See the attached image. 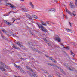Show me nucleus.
Wrapping results in <instances>:
<instances>
[{
	"mask_svg": "<svg viewBox=\"0 0 77 77\" xmlns=\"http://www.w3.org/2000/svg\"><path fill=\"white\" fill-rule=\"evenodd\" d=\"M50 59H51V60H52L53 61V60H54V61H53L54 62H56V60H54V59H52V57H51L50 58Z\"/></svg>",
	"mask_w": 77,
	"mask_h": 77,
	"instance_id": "nucleus-25",
	"label": "nucleus"
},
{
	"mask_svg": "<svg viewBox=\"0 0 77 77\" xmlns=\"http://www.w3.org/2000/svg\"><path fill=\"white\" fill-rule=\"evenodd\" d=\"M13 36H14V37H17L16 36L14 35V34H13Z\"/></svg>",
	"mask_w": 77,
	"mask_h": 77,
	"instance_id": "nucleus-47",
	"label": "nucleus"
},
{
	"mask_svg": "<svg viewBox=\"0 0 77 77\" xmlns=\"http://www.w3.org/2000/svg\"><path fill=\"white\" fill-rule=\"evenodd\" d=\"M20 1H21L22 2H24V0H20Z\"/></svg>",
	"mask_w": 77,
	"mask_h": 77,
	"instance_id": "nucleus-52",
	"label": "nucleus"
},
{
	"mask_svg": "<svg viewBox=\"0 0 77 77\" xmlns=\"http://www.w3.org/2000/svg\"><path fill=\"white\" fill-rule=\"evenodd\" d=\"M57 68L60 70V71L61 72H63V70L62 69H61L60 67H57Z\"/></svg>",
	"mask_w": 77,
	"mask_h": 77,
	"instance_id": "nucleus-16",
	"label": "nucleus"
},
{
	"mask_svg": "<svg viewBox=\"0 0 77 77\" xmlns=\"http://www.w3.org/2000/svg\"><path fill=\"white\" fill-rule=\"evenodd\" d=\"M7 5H10V7L13 9H16V7L14 6V5H12L11 4H10L9 3L7 4Z\"/></svg>",
	"mask_w": 77,
	"mask_h": 77,
	"instance_id": "nucleus-8",
	"label": "nucleus"
},
{
	"mask_svg": "<svg viewBox=\"0 0 77 77\" xmlns=\"http://www.w3.org/2000/svg\"><path fill=\"white\" fill-rule=\"evenodd\" d=\"M48 77H51V76L50 75H49L48 76Z\"/></svg>",
	"mask_w": 77,
	"mask_h": 77,
	"instance_id": "nucleus-54",
	"label": "nucleus"
},
{
	"mask_svg": "<svg viewBox=\"0 0 77 77\" xmlns=\"http://www.w3.org/2000/svg\"><path fill=\"white\" fill-rule=\"evenodd\" d=\"M56 11V10H55V9L53 8L52 9H50V11H54V12H55V11Z\"/></svg>",
	"mask_w": 77,
	"mask_h": 77,
	"instance_id": "nucleus-18",
	"label": "nucleus"
},
{
	"mask_svg": "<svg viewBox=\"0 0 77 77\" xmlns=\"http://www.w3.org/2000/svg\"><path fill=\"white\" fill-rule=\"evenodd\" d=\"M55 39L58 42H60L61 41V39L59 38V36H58L57 35H55Z\"/></svg>",
	"mask_w": 77,
	"mask_h": 77,
	"instance_id": "nucleus-4",
	"label": "nucleus"
},
{
	"mask_svg": "<svg viewBox=\"0 0 77 77\" xmlns=\"http://www.w3.org/2000/svg\"><path fill=\"white\" fill-rule=\"evenodd\" d=\"M64 48H66V50H69V46H67L66 47H64Z\"/></svg>",
	"mask_w": 77,
	"mask_h": 77,
	"instance_id": "nucleus-21",
	"label": "nucleus"
},
{
	"mask_svg": "<svg viewBox=\"0 0 77 77\" xmlns=\"http://www.w3.org/2000/svg\"><path fill=\"white\" fill-rule=\"evenodd\" d=\"M69 70H70V71H73V70H74V68H70L69 67Z\"/></svg>",
	"mask_w": 77,
	"mask_h": 77,
	"instance_id": "nucleus-20",
	"label": "nucleus"
},
{
	"mask_svg": "<svg viewBox=\"0 0 77 77\" xmlns=\"http://www.w3.org/2000/svg\"><path fill=\"white\" fill-rule=\"evenodd\" d=\"M71 55H72L73 57H74V54L72 52V51H70Z\"/></svg>",
	"mask_w": 77,
	"mask_h": 77,
	"instance_id": "nucleus-23",
	"label": "nucleus"
},
{
	"mask_svg": "<svg viewBox=\"0 0 77 77\" xmlns=\"http://www.w3.org/2000/svg\"><path fill=\"white\" fill-rule=\"evenodd\" d=\"M29 4H30V5L31 6V7H32V8H33V4H32V3L30 2Z\"/></svg>",
	"mask_w": 77,
	"mask_h": 77,
	"instance_id": "nucleus-17",
	"label": "nucleus"
},
{
	"mask_svg": "<svg viewBox=\"0 0 77 77\" xmlns=\"http://www.w3.org/2000/svg\"><path fill=\"white\" fill-rule=\"evenodd\" d=\"M16 49H17L18 50H20V48L18 47H16Z\"/></svg>",
	"mask_w": 77,
	"mask_h": 77,
	"instance_id": "nucleus-37",
	"label": "nucleus"
},
{
	"mask_svg": "<svg viewBox=\"0 0 77 77\" xmlns=\"http://www.w3.org/2000/svg\"><path fill=\"white\" fill-rule=\"evenodd\" d=\"M17 20H19V19H17Z\"/></svg>",
	"mask_w": 77,
	"mask_h": 77,
	"instance_id": "nucleus-61",
	"label": "nucleus"
},
{
	"mask_svg": "<svg viewBox=\"0 0 77 77\" xmlns=\"http://www.w3.org/2000/svg\"><path fill=\"white\" fill-rule=\"evenodd\" d=\"M5 33H8V32H7L6 31H5Z\"/></svg>",
	"mask_w": 77,
	"mask_h": 77,
	"instance_id": "nucleus-51",
	"label": "nucleus"
},
{
	"mask_svg": "<svg viewBox=\"0 0 77 77\" xmlns=\"http://www.w3.org/2000/svg\"><path fill=\"white\" fill-rule=\"evenodd\" d=\"M69 24H70V27H72V26H71V23L70 22H69Z\"/></svg>",
	"mask_w": 77,
	"mask_h": 77,
	"instance_id": "nucleus-32",
	"label": "nucleus"
},
{
	"mask_svg": "<svg viewBox=\"0 0 77 77\" xmlns=\"http://www.w3.org/2000/svg\"><path fill=\"white\" fill-rule=\"evenodd\" d=\"M20 19H22V17H21Z\"/></svg>",
	"mask_w": 77,
	"mask_h": 77,
	"instance_id": "nucleus-58",
	"label": "nucleus"
},
{
	"mask_svg": "<svg viewBox=\"0 0 77 77\" xmlns=\"http://www.w3.org/2000/svg\"><path fill=\"white\" fill-rule=\"evenodd\" d=\"M1 65H3L4 66V67H1V68H4V69L5 70V68H6L7 69H9V68H8V66H6V65H5V64H4V63H3L2 62H1ZM4 65H5V66H4ZM1 68H0V69H1V70H2V71H3V70H2V69H1Z\"/></svg>",
	"mask_w": 77,
	"mask_h": 77,
	"instance_id": "nucleus-6",
	"label": "nucleus"
},
{
	"mask_svg": "<svg viewBox=\"0 0 77 77\" xmlns=\"http://www.w3.org/2000/svg\"><path fill=\"white\" fill-rule=\"evenodd\" d=\"M4 21L5 24H6L7 25H8L9 26H11V24H12V23L8 21H6V20H4Z\"/></svg>",
	"mask_w": 77,
	"mask_h": 77,
	"instance_id": "nucleus-9",
	"label": "nucleus"
},
{
	"mask_svg": "<svg viewBox=\"0 0 77 77\" xmlns=\"http://www.w3.org/2000/svg\"><path fill=\"white\" fill-rule=\"evenodd\" d=\"M43 72L44 73H46V74H48V72H47V71L46 70H45Z\"/></svg>",
	"mask_w": 77,
	"mask_h": 77,
	"instance_id": "nucleus-27",
	"label": "nucleus"
},
{
	"mask_svg": "<svg viewBox=\"0 0 77 77\" xmlns=\"http://www.w3.org/2000/svg\"><path fill=\"white\" fill-rule=\"evenodd\" d=\"M46 57H49V58H51V57H49V56H47Z\"/></svg>",
	"mask_w": 77,
	"mask_h": 77,
	"instance_id": "nucleus-46",
	"label": "nucleus"
},
{
	"mask_svg": "<svg viewBox=\"0 0 77 77\" xmlns=\"http://www.w3.org/2000/svg\"><path fill=\"white\" fill-rule=\"evenodd\" d=\"M38 53H40V54H41V53H42V52H41V51H38Z\"/></svg>",
	"mask_w": 77,
	"mask_h": 77,
	"instance_id": "nucleus-33",
	"label": "nucleus"
},
{
	"mask_svg": "<svg viewBox=\"0 0 77 77\" xmlns=\"http://www.w3.org/2000/svg\"><path fill=\"white\" fill-rule=\"evenodd\" d=\"M64 65L66 68H67V67H68V64L67 63H65L64 64Z\"/></svg>",
	"mask_w": 77,
	"mask_h": 77,
	"instance_id": "nucleus-14",
	"label": "nucleus"
},
{
	"mask_svg": "<svg viewBox=\"0 0 77 77\" xmlns=\"http://www.w3.org/2000/svg\"><path fill=\"white\" fill-rule=\"evenodd\" d=\"M2 0H0V3H2Z\"/></svg>",
	"mask_w": 77,
	"mask_h": 77,
	"instance_id": "nucleus-48",
	"label": "nucleus"
},
{
	"mask_svg": "<svg viewBox=\"0 0 77 77\" xmlns=\"http://www.w3.org/2000/svg\"><path fill=\"white\" fill-rule=\"evenodd\" d=\"M41 23L42 25H44V26H47V24H46V23L44 22L43 21H42L41 22Z\"/></svg>",
	"mask_w": 77,
	"mask_h": 77,
	"instance_id": "nucleus-13",
	"label": "nucleus"
},
{
	"mask_svg": "<svg viewBox=\"0 0 77 77\" xmlns=\"http://www.w3.org/2000/svg\"><path fill=\"white\" fill-rule=\"evenodd\" d=\"M16 38H19V36H17V37H16Z\"/></svg>",
	"mask_w": 77,
	"mask_h": 77,
	"instance_id": "nucleus-59",
	"label": "nucleus"
},
{
	"mask_svg": "<svg viewBox=\"0 0 77 77\" xmlns=\"http://www.w3.org/2000/svg\"><path fill=\"white\" fill-rule=\"evenodd\" d=\"M13 47L14 48H15V49H16V48H17V47L14 46Z\"/></svg>",
	"mask_w": 77,
	"mask_h": 77,
	"instance_id": "nucleus-44",
	"label": "nucleus"
},
{
	"mask_svg": "<svg viewBox=\"0 0 77 77\" xmlns=\"http://www.w3.org/2000/svg\"><path fill=\"white\" fill-rule=\"evenodd\" d=\"M49 23L50 22L49 21L46 22L47 24H50Z\"/></svg>",
	"mask_w": 77,
	"mask_h": 77,
	"instance_id": "nucleus-36",
	"label": "nucleus"
},
{
	"mask_svg": "<svg viewBox=\"0 0 77 77\" xmlns=\"http://www.w3.org/2000/svg\"><path fill=\"white\" fill-rule=\"evenodd\" d=\"M69 6L70 8H72V9H74V5L73 4L72 2H70L69 4Z\"/></svg>",
	"mask_w": 77,
	"mask_h": 77,
	"instance_id": "nucleus-7",
	"label": "nucleus"
},
{
	"mask_svg": "<svg viewBox=\"0 0 77 77\" xmlns=\"http://www.w3.org/2000/svg\"><path fill=\"white\" fill-rule=\"evenodd\" d=\"M11 11L9 12H8V14H11Z\"/></svg>",
	"mask_w": 77,
	"mask_h": 77,
	"instance_id": "nucleus-53",
	"label": "nucleus"
},
{
	"mask_svg": "<svg viewBox=\"0 0 77 77\" xmlns=\"http://www.w3.org/2000/svg\"><path fill=\"white\" fill-rule=\"evenodd\" d=\"M45 40L46 39V38H45Z\"/></svg>",
	"mask_w": 77,
	"mask_h": 77,
	"instance_id": "nucleus-64",
	"label": "nucleus"
},
{
	"mask_svg": "<svg viewBox=\"0 0 77 77\" xmlns=\"http://www.w3.org/2000/svg\"><path fill=\"white\" fill-rule=\"evenodd\" d=\"M22 11H23V12H27V11L25 9H24V8H22Z\"/></svg>",
	"mask_w": 77,
	"mask_h": 77,
	"instance_id": "nucleus-22",
	"label": "nucleus"
},
{
	"mask_svg": "<svg viewBox=\"0 0 77 77\" xmlns=\"http://www.w3.org/2000/svg\"><path fill=\"white\" fill-rule=\"evenodd\" d=\"M54 66H55V67H57H57H58V66H57L56 65L54 64Z\"/></svg>",
	"mask_w": 77,
	"mask_h": 77,
	"instance_id": "nucleus-39",
	"label": "nucleus"
},
{
	"mask_svg": "<svg viewBox=\"0 0 77 77\" xmlns=\"http://www.w3.org/2000/svg\"><path fill=\"white\" fill-rule=\"evenodd\" d=\"M13 12V13H16L14 12Z\"/></svg>",
	"mask_w": 77,
	"mask_h": 77,
	"instance_id": "nucleus-60",
	"label": "nucleus"
},
{
	"mask_svg": "<svg viewBox=\"0 0 77 77\" xmlns=\"http://www.w3.org/2000/svg\"><path fill=\"white\" fill-rule=\"evenodd\" d=\"M3 16L4 17H7V16H9V14H8V15H3Z\"/></svg>",
	"mask_w": 77,
	"mask_h": 77,
	"instance_id": "nucleus-40",
	"label": "nucleus"
},
{
	"mask_svg": "<svg viewBox=\"0 0 77 77\" xmlns=\"http://www.w3.org/2000/svg\"><path fill=\"white\" fill-rule=\"evenodd\" d=\"M54 64H52V65H51V66H54Z\"/></svg>",
	"mask_w": 77,
	"mask_h": 77,
	"instance_id": "nucleus-50",
	"label": "nucleus"
},
{
	"mask_svg": "<svg viewBox=\"0 0 77 77\" xmlns=\"http://www.w3.org/2000/svg\"><path fill=\"white\" fill-rule=\"evenodd\" d=\"M66 12H67V13H69L70 15L72 16V14L68 10L66 9L65 10Z\"/></svg>",
	"mask_w": 77,
	"mask_h": 77,
	"instance_id": "nucleus-12",
	"label": "nucleus"
},
{
	"mask_svg": "<svg viewBox=\"0 0 77 77\" xmlns=\"http://www.w3.org/2000/svg\"><path fill=\"white\" fill-rule=\"evenodd\" d=\"M20 59H21V60H26V59H24V58H21Z\"/></svg>",
	"mask_w": 77,
	"mask_h": 77,
	"instance_id": "nucleus-31",
	"label": "nucleus"
},
{
	"mask_svg": "<svg viewBox=\"0 0 77 77\" xmlns=\"http://www.w3.org/2000/svg\"><path fill=\"white\" fill-rule=\"evenodd\" d=\"M16 20H14L13 21V23H14V22H15V21H16Z\"/></svg>",
	"mask_w": 77,
	"mask_h": 77,
	"instance_id": "nucleus-49",
	"label": "nucleus"
},
{
	"mask_svg": "<svg viewBox=\"0 0 77 77\" xmlns=\"http://www.w3.org/2000/svg\"><path fill=\"white\" fill-rule=\"evenodd\" d=\"M10 12H11H11H13V11H11Z\"/></svg>",
	"mask_w": 77,
	"mask_h": 77,
	"instance_id": "nucleus-57",
	"label": "nucleus"
},
{
	"mask_svg": "<svg viewBox=\"0 0 77 77\" xmlns=\"http://www.w3.org/2000/svg\"><path fill=\"white\" fill-rule=\"evenodd\" d=\"M1 66H0V68H1V69L2 70V71H5V69H4V68L3 67L2 68H1Z\"/></svg>",
	"mask_w": 77,
	"mask_h": 77,
	"instance_id": "nucleus-28",
	"label": "nucleus"
},
{
	"mask_svg": "<svg viewBox=\"0 0 77 77\" xmlns=\"http://www.w3.org/2000/svg\"><path fill=\"white\" fill-rule=\"evenodd\" d=\"M47 64L48 65H51V64H50V63H48Z\"/></svg>",
	"mask_w": 77,
	"mask_h": 77,
	"instance_id": "nucleus-38",
	"label": "nucleus"
},
{
	"mask_svg": "<svg viewBox=\"0 0 77 77\" xmlns=\"http://www.w3.org/2000/svg\"><path fill=\"white\" fill-rule=\"evenodd\" d=\"M32 76L34 77H37V76H36V74H35V73L32 74Z\"/></svg>",
	"mask_w": 77,
	"mask_h": 77,
	"instance_id": "nucleus-26",
	"label": "nucleus"
},
{
	"mask_svg": "<svg viewBox=\"0 0 77 77\" xmlns=\"http://www.w3.org/2000/svg\"><path fill=\"white\" fill-rule=\"evenodd\" d=\"M14 66L15 67H16V68H18L20 69L21 72H23V73H26L25 71L23 70L22 68H21V66H20L16 65L15 64Z\"/></svg>",
	"mask_w": 77,
	"mask_h": 77,
	"instance_id": "nucleus-5",
	"label": "nucleus"
},
{
	"mask_svg": "<svg viewBox=\"0 0 77 77\" xmlns=\"http://www.w3.org/2000/svg\"><path fill=\"white\" fill-rule=\"evenodd\" d=\"M26 16L27 17H28L29 18L30 20H33V19L32 18H35V19H38V17L34 15H32V17H31V16L30 15L27 14L26 15Z\"/></svg>",
	"mask_w": 77,
	"mask_h": 77,
	"instance_id": "nucleus-3",
	"label": "nucleus"
},
{
	"mask_svg": "<svg viewBox=\"0 0 77 77\" xmlns=\"http://www.w3.org/2000/svg\"><path fill=\"white\" fill-rule=\"evenodd\" d=\"M13 20H15L14 18H13L12 19Z\"/></svg>",
	"mask_w": 77,
	"mask_h": 77,
	"instance_id": "nucleus-56",
	"label": "nucleus"
},
{
	"mask_svg": "<svg viewBox=\"0 0 77 77\" xmlns=\"http://www.w3.org/2000/svg\"><path fill=\"white\" fill-rule=\"evenodd\" d=\"M30 32V34H31V35H33V34L31 33H32V31H30V32Z\"/></svg>",
	"mask_w": 77,
	"mask_h": 77,
	"instance_id": "nucleus-43",
	"label": "nucleus"
},
{
	"mask_svg": "<svg viewBox=\"0 0 77 77\" xmlns=\"http://www.w3.org/2000/svg\"><path fill=\"white\" fill-rule=\"evenodd\" d=\"M60 45H62V46H63V47H64V45H63V43H61L60 44Z\"/></svg>",
	"mask_w": 77,
	"mask_h": 77,
	"instance_id": "nucleus-35",
	"label": "nucleus"
},
{
	"mask_svg": "<svg viewBox=\"0 0 77 77\" xmlns=\"http://www.w3.org/2000/svg\"><path fill=\"white\" fill-rule=\"evenodd\" d=\"M26 67L28 69H29V71H31V72H33V69H32L31 68H30L29 67V66H26Z\"/></svg>",
	"mask_w": 77,
	"mask_h": 77,
	"instance_id": "nucleus-10",
	"label": "nucleus"
},
{
	"mask_svg": "<svg viewBox=\"0 0 77 77\" xmlns=\"http://www.w3.org/2000/svg\"><path fill=\"white\" fill-rule=\"evenodd\" d=\"M4 39H5V40H7L8 39H7V38H6L5 37V38H4Z\"/></svg>",
	"mask_w": 77,
	"mask_h": 77,
	"instance_id": "nucleus-45",
	"label": "nucleus"
},
{
	"mask_svg": "<svg viewBox=\"0 0 77 77\" xmlns=\"http://www.w3.org/2000/svg\"><path fill=\"white\" fill-rule=\"evenodd\" d=\"M48 45L49 46H51V44H50V43H48Z\"/></svg>",
	"mask_w": 77,
	"mask_h": 77,
	"instance_id": "nucleus-34",
	"label": "nucleus"
},
{
	"mask_svg": "<svg viewBox=\"0 0 77 77\" xmlns=\"http://www.w3.org/2000/svg\"><path fill=\"white\" fill-rule=\"evenodd\" d=\"M0 34H1V35H3V33L1 31H0Z\"/></svg>",
	"mask_w": 77,
	"mask_h": 77,
	"instance_id": "nucleus-41",
	"label": "nucleus"
},
{
	"mask_svg": "<svg viewBox=\"0 0 77 77\" xmlns=\"http://www.w3.org/2000/svg\"><path fill=\"white\" fill-rule=\"evenodd\" d=\"M14 77H20V76H18V77H17V76H15Z\"/></svg>",
	"mask_w": 77,
	"mask_h": 77,
	"instance_id": "nucleus-55",
	"label": "nucleus"
},
{
	"mask_svg": "<svg viewBox=\"0 0 77 77\" xmlns=\"http://www.w3.org/2000/svg\"><path fill=\"white\" fill-rule=\"evenodd\" d=\"M71 43H72V44L74 45V46H75V42L72 43V42H71Z\"/></svg>",
	"mask_w": 77,
	"mask_h": 77,
	"instance_id": "nucleus-24",
	"label": "nucleus"
},
{
	"mask_svg": "<svg viewBox=\"0 0 77 77\" xmlns=\"http://www.w3.org/2000/svg\"><path fill=\"white\" fill-rule=\"evenodd\" d=\"M2 31H3V32H4V33H5V29H4L3 30H2Z\"/></svg>",
	"mask_w": 77,
	"mask_h": 77,
	"instance_id": "nucleus-42",
	"label": "nucleus"
},
{
	"mask_svg": "<svg viewBox=\"0 0 77 77\" xmlns=\"http://www.w3.org/2000/svg\"><path fill=\"white\" fill-rule=\"evenodd\" d=\"M37 25L38 26V27H39V28H40V29H41L42 31H43V32H44L45 33L47 32V30L46 29L44 28L42 26V25L37 24Z\"/></svg>",
	"mask_w": 77,
	"mask_h": 77,
	"instance_id": "nucleus-2",
	"label": "nucleus"
},
{
	"mask_svg": "<svg viewBox=\"0 0 77 77\" xmlns=\"http://www.w3.org/2000/svg\"><path fill=\"white\" fill-rule=\"evenodd\" d=\"M76 14V13H75V11H73V13H72V15H73V16H75V15Z\"/></svg>",
	"mask_w": 77,
	"mask_h": 77,
	"instance_id": "nucleus-19",
	"label": "nucleus"
},
{
	"mask_svg": "<svg viewBox=\"0 0 77 77\" xmlns=\"http://www.w3.org/2000/svg\"><path fill=\"white\" fill-rule=\"evenodd\" d=\"M63 17H65L66 19H67L68 18V17H67V16L65 15V16H63Z\"/></svg>",
	"mask_w": 77,
	"mask_h": 77,
	"instance_id": "nucleus-30",
	"label": "nucleus"
},
{
	"mask_svg": "<svg viewBox=\"0 0 77 77\" xmlns=\"http://www.w3.org/2000/svg\"><path fill=\"white\" fill-rule=\"evenodd\" d=\"M29 57L30 58V56H29Z\"/></svg>",
	"mask_w": 77,
	"mask_h": 77,
	"instance_id": "nucleus-62",
	"label": "nucleus"
},
{
	"mask_svg": "<svg viewBox=\"0 0 77 77\" xmlns=\"http://www.w3.org/2000/svg\"><path fill=\"white\" fill-rule=\"evenodd\" d=\"M28 46L30 48H31L32 50L35 51L36 52H38V50L35 49L34 48L32 47V46H31V45H32V46H33L34 47H35V46H36H36H38V45H35L33 44L32 45V43L31 42H28Z\"/></svg>",
	"mask_w": 77,
	"mask_h": 77,
	"instance_id": "nucleus-1",
	"label": "nucleus"
},
{
	"mask_svg": "<svg viewBox=\"0 0 77 77\" xmlns=\"http://www.w3.org/2000/svg\"><path fill=\"white\" fill-rule=\"evenodd\" d=\"M16 44L19 45V46H20V47H21V48H23V47H24V46L21 45L20 44V43L19 42H17L16 43Z\"/></svg>",
	"mask_w": 77,
	"mask_h": 77,
	"instance_id": "nucleus-11",
	"label": "nucleus"
},
{
	"mask_svg": "<svg viewBox=\"0 0 77 77\" xmlns=\"http://www.w3.org/2000/svg\"><path fill=\"white\" fill-rule=\"evenodd\" d=\"M1 36H2V39H5V37L3 36V34L1 35Z\"/></svg>",
	"mask_w": 77,
	"mask_h": 77,
	"instance_id": "nucleus-29",
	"label": "nucleus"
},
{
	"mask_svg": "<svg viewBox=\"0 0 77 77\" xmlns=\"http://www.w3.org/2000/svg\"><path fill=\"white\" fill-rule=\"evenodd\" d=\"M73 59H74V58H73Z\"/></svg>",
	"mask_w": 77,
	"mask_h": 77,
	"instance_id": "nucleus-63",
	"label": "nucleus"
},
{
	"mask_svg": "<svg viewBox=\"0 0 77 77\" xmlns=\"http://www.w3.org/2000/svg\"><path fill=\"white\" fill-rule=\"evenodd\" d=\"M66 30H67V31L68 32H71L72 31L71 30L68 28H66Z\"/></svg>",
	"mask_w": 77,
	"mask_h": 77,
	"instance_id": "nucleus-15",
	"label": "nucleus"
}]
</instances>
